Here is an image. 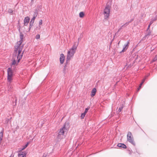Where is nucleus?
I'll return each mask as SVG.
<instances>
[{"instance_id": "nucleus-1", "label": "nucleus", "mask_w": 157, "mask_h": 157, "mask_svg": "<svg viewBox=\"0 0 157 157\" xmlns=\"http://www.w3.org/2000/svg\"><path fill=\"white\" fill-rule=\"evenodd\" d=\"M20 40L17 42L15 46L14 53L16 55L17 53V57L18 62H19L21 59L23 54L24 51H22L23 48V44H22L24 35L22 33H20Z\"/></svg>"}, {"instance_id": "nucleus-2", "label": "nucleus", "mask_w": 157, "mask_h": 157, "mask_svg": "<svg viewBox=\"0 0 157 157\" xmlns=\"http://www.w3.org/2000/svg\"><path fill=\"white\" fill-rule=\"evenodd\" d=\"M78 44V42H74L72 47L68 51L67 56V60H69L73 57L76 50Z\"/></svg>"}, {"instance_id": "nucleus-3", "label": "nucleus", "mask_w": 157, "mask_h": 157, "mask_svg": "<svg viewBox=\"0 0 157 157\" xmlns=\"http://www.w3.org/2000/svg\"><path fill=\"white\" fill-rule=\"evenodd\" d=\"M69 127L68 123H65L62 128L60 129L57 138L59 139H62L64 138L67 132Z\"/></svg>"}, {"instance_id": "nucleus-4", "label": "nucleus", "mask_w": 157, "mask_h": 157, "mask_svg": "<svg viewBox=\"0 0 157 157\" xmlns=\"http://www.w3.org/2000/svg\"><path fill=\"white\" fill-rule=\"evenodd\" d=\"M8 77L7 80L9 82H11L12 80V77L13 76V73L10 67H9L7 69Z\"/></svg>"}, {"instance_id": "nucleus-5", "label": "nucleus", "mask_w": 157, "mask_h": 157, "mask_svg": "<svg viewBox=\"0 0 157 157\" xmlns=\"http://www.w3.org/2000/svg\"><path fill=\"white\" fill-rule=\"evenodd\" d=\"M128 141L133 145H135V142L133 140L132 135L130 132H128L127 135Z\"/></svg>"}, {"instance_id": "nucleus-6", "label": "nucleus", "mask_w": 157, "mask_h": 157, "mask_svg": "<svg viewBox=\"0 0 157 157\" xmlns=\"http://www.w3.org/2000/svg\"><path fill=\"white\" fill-rule=\"evenodd\" d=\"M110 13V9L109 6H106L105 9L104 11L105 19L108 18Z\"/></svg>"}, {"instance_id": "nucleus-7", "label": "nucleus", "mask_w": 157, "mask_h": 157, "mask_svg": "<svg viewBox=\"0 0 157 157\" xmlns=\"http://www.w3.org/2000/svg\"><path fill=\"white\" fill-rule=\"evenodd\" d=\"M30 20V18L29 17H25L24 19V25L25 26H27Z\"/></svg>"}, {"instance_id": "nucleus-8", "label": "nucleus", "mask_w": 157, "mask_h": 157, "mask_svg": "<svg viewBox=\"0 0 157 157\" xmlns=\"http://www.w3.org/2000/svg\"><path fill=\"white\" fill-rule=\"evenodd\" d=\"M26 153L25 152L20 151L18 153V157H26Z\"/></svg>"}, {"instance_id": "nucleus-9", "label": "nucleus", "mask_w": 157, "mask_h": 157, "mask_svg": "<svg viewBox=\"0 0 157 157\" xmlns=\"http://www.w3.org/2000/svg\"><path fill=\"white\" fill-rule=\"evenodd\" d=\"M129 44V42H128L127 44H124V46L123 47V49L121 51L122 52H124L125 51H126L128 48Z\"/></svg>"}, {"instance_id": "nucleus-10", "label": "nucleus", "mask_w": 157, "mask_h": 157, "mask_svg": "<svg viewBox=\"0 0 157 157\" xmlns=\"http://www.w3.org/2000/svg\"><path fill=\"white\" fill-rule=\"evenodd\" d=\"M64 60V56L63 54H61L60 58V61L61 63L62 64L63 63Z\"/></svg>"}, {"instance_id": "nucleus-11", "label": "nucleus", "mask_w": 157, "mask_h": 157, "mask_svg": "<svg viewBox=\"0 0 157 157\" xmlns=\"http://www.w3.org/2000/svg\"><path fill=\"white\" fill-rule=\"evenodd\" d=\"M96 91L97 90L95 88H94L92 89L91 93V96L92 97L94 96L95 95Z\"/></svg>"}, {"instance_id": "nucleus-12", "label": "nucleus", "mask_w": 157, "mask_h": 157, "mask_svg": "<svg viewBox=\"0 0 157 157\" xmlns=\"http://www.w3.org/2000/svg\"><path fill=\"white\" fill-rule=\"evenodd\" d=\"M37 16V14L36 13H35L34 15H33V17L31 20L30 22L31 23H33L35 21V20Z\"/></svg>"}, {"instance_id": "nucleus-13", "label": "nucleus", "mask_w": 157, "mask_h": 157, "mask_svg": "<svg viewBox=\"0 0 157 157\" xmlns=\"http://www.w3.org/2000/svg\"><path fill=\"white\" fill-rule=\"evenodd\" d=\"M117 146L118 147L123 148H125L126 147V146L124 144L119 143L117 144Z\"/></svg>"}, {"instance_id": "nucleus-14", "label": "nucleus", "mask_w": 157, "mask_h": 157, "mask_svg": "<svg viewBox=\"0 0 157 157\" xmlns=\"http://www.w3.org/2000/svg\"><path fill=\"white\" fill-rule=\"evenodd\" d=\"M16 55L14 56V54L13 55V60L12 61V63L11 64V65H14L16 63Z\"/></svg>"}, {"instance_id": "nucleus-15", "label": "nucleus", "mask_w": 157, "mask_h": 157, "mask_svg": "<svg viewBox=\"0 0 157 157\" xmlns=\"http://www.w3.org/2000/svg\"><path fill=\"white\" fill-rule=\"evenodd\" d=\"M29 143L28 142L22 148H21V150L22 151L25 149L28 146Z\"/></svg>"}, {"instance_id": "nucleus-16", "label": "nucleus", "mask_w": 157, "mask_h": 157, "mask_svg": "<svg viewBox=\"0 0 157 157\" xmlns=\"http://www.w3.org/2000/svg\"><path fill=\"white\" fill-rule=\"evenodd\" d=\"M84 15V14L83 12H81L79 13V16L80 17L82 18Z\"/></svg>"}, {"instance_id": "nucleus-17", "label": "nucleus", "mask_w": 157, "mask_h": 157, "mask_svg": "<svg viewBox=\"0 0 157 157\" xmlns=\"http://www.w3.org/2000/svg\"><path fill=\"white\" fill-rule=\"evenodd\" d=\"M145 79H143L142 81V82H141V83L140 84V86H139V88H138V91L139 90H140V88H141V86L143 84V83L144 82V81H145Z\"/></svg>"}, {"instance_id": "nucleus-18", "label": "nucleus", "mask_w": 157, "mask_h": 157, "mask_svg": "<svg viewBox=\"0 0 157 157\" xmlns=\"http://www.w3.org/2000/svg\"><path fill=\"white\" fill-rule=\"evenodd\" d=\"M8 12L10 14H13V11L12 9H8Z\"/></svg>"}, {"instance_id": "nucleus-19", "label": "nucleus", "mask_w": 157, "mask_h": 157, "mask_svg": "<svg viewBox=\"0 0 157 157\" xmlns=\"http://www.w3.org/2000/svg\"><path fill=\"white\" fill-rule=\"evenodd\" d=\"M127 25V23H126L125 24L122 25L121 27H120V28L119 29L118 31H120L122 29V28L123 27L125 26H126V25Z\"/></svg>"}, {"instance_id": "nucleus-20", "label": "nucleus", "mask_w": 157, "mask_h": 157, "mask_svg": "<svg viewBox=\"0 0 157 157\" xmlns=\"http://www.w3.org/2000/svg\"><path fill=\"white\" fill-rule=\"evenodd\" d=\"M122 109H123V107H121L119 108L118 111H117V112L118 113H119L120 112H121V111Z\"/></svg>"}, {"instance_id": "nucleus-21", "label": "nucleus", "mask_w": 157, "mask_h": 157, "mask_svg": "<svg viewBox=\"0 0 157 157\" xmlns=\"http://www.w3.org/2000/svg\"><path fill=\"white\" fill-rule=\"evenodd\" d=\"M85 115H86V114H85L84 113H82L81 116V118L82 119L83 118H84V117H85Z\"/></svg>"}, {"instance_id": "nucleus-22", "label": "nucleus", "mask_w": 157, "mask_h": 157, "mask_svg": "<svg viewBox=\"0 0 157 157\" xmlns=\"http://www.w3.org/2000/svg\"><path fill=\"white\" fill-rule=\"evenodd\" d=\"M41 28V25H39L38 26L36 27V29L37 30H40Z\"/></svg>"}, {"instance_id": "nucleus-23", "label": "nucleus", "mask_w": 157, "mask_h": 157, "mask_svg": "<svg viewBox=\"0 0 157 157\" xmlns=\"http://www.w3.org/2000/svg\"><path fill=\"white\" fill-rule=\"evenodd\" d=\"M3 135V131L1 132L0 133V138H2Z\"/></svg>"}, {"instance_id": "nucleus-24", "label": "nucleus", "mask_w": 157, "mask_h": 157, "mask_svg": "<svg viewBox=\"0 0 157 157\" xmlns=\"http://www.w3.org/2000/svg\"><path fill=\"white\" fill-rule=\"evenodd\" d=\"M42 24V20H40L39 21V25H41Z\"/></svg>"}, {"instance_id": "nucleus-25", "label": "nucleus", "mask_w": 157, "mask_h": 157, "mask_svg": "<svg viewBox=\"0 0 157 157\" xmlns=\"http://www.w3.org/2000/svg\"><path fill=\"white\" fill-rule=\"evenodd\" d=\"M33 23H31L30 22V25L29 28V31H30L31 29V27L33 25Z\"/></svg>"}, {"instance_id": "nucleus-26", "label": "nucleus", "mask_w": 157, "mask_h": 157, "mask_svg": "<svg viewBox=\"0 0 157 157\" xmlns=\"http://www.w3.org/2000/svg\"><path fill=\"white\" fill-rule=\"evenodd\" d=\"M40 38V35L39 34H37L36 36V39H38Z\"/></svg>"}, {"instance_id": "nucleus-27", "label": "nucleus", "mask_w": 157, "mask_h": 157, "mask_svg": "<svg viewBox=\"0 0 157 157\" xmlns=\"http://www.w3.org/2000/svg\"><path fill=\"white\" fill-rule=\"evenodd\" d=\"M89 109V108H86L85 110V112H84V113L86 114V113L88 111V110Z\"/></svg>"}, {"instance_id": "nucleus-28", "label": "nucleus", "mask_w": 157, "mask_h": 157, "mask_svg": "<svg viewBox=\"0 0 157 157\" xmlns=\"http://www.w3.org/2000/svg\"><path fill=\"white\" fill-rule=\"evenodd\" d=\"M157 60V57L155 56V57L154 58L153 61H155Z\"/></svg>"}, {"instance_id": "nucleus-29", "label": "nucleus", "mask_w": 157, "mask_h": 157, "mask_svg": "<svg viewBox=\"0 0 157 157\" xmlns=\"http://www.w3.org/2000/svg\"><path fill=\"white\" fill-rule=\"evenodd\" d=\"M153 21H150L149 24H150V25H151L153 23Z\"/></svg>"}, {"instance_id": "nucleus-30", "label": "nucleus", "mask_w": 157, "mask_h": 157, "mask_svg": "<svg viewBox=\"0 0 157 157\" xmlns=\"http://www.w3.org/2000/svg\"><path fill=\"white\" fill-rule=\"evenodd\" d=\"M9 120L8 119H7L6 120V123H8V122H9Z\"/></svg>"}, {"instance_id": "nucleus-31", "label": "nucleus", "mask_w": 157, "mask_h": 157, "mask_svg": "<svg viewBox=\"0 0 157 157\" xmlns=\"http://www.w3.org/2000/svg\"><path fill=\"white\" fill-rule=\"evenodd\" d=\"M2 138H0V144L1 143L2 140Z\"/></svg>"}, {"instance_id": "nucleus-32", "label": "nucleus", "mask_w": 157, "mask_h": 157, "mask_svg": "<svg viewBox=\"0 0 157 157\" xmlns=\"http://www.w3.org/2000/svg\"><path fill=\"white\" fill-rule=\"evenodd\" d=\"M150 24H149V25H148V28H147V29H149L150 27Z\"/></svg>"}, {"instance_id": "nucleus-33", "label": "nucleus", "mask_w": 157, "mask_h": 157, "mask_svg": "<svg viewBox=\"0 0 157 157\" xmlns=\"http://www.w3.org/2000/svg\"><path fill=\"white\" fill-rule=\"evenodd\" d=\"M13 157H13H12L11 156H10V157Z\"/></svg>"}, {"instance_id": "nucleus-34", "label": "nucleus", "mask_w": 157, "mask_h": 157, "mask_svg": "<svg viewBox=\"0 0 157 157\" xmlns=\"http://www.w3.org/2000/svg\"><path fill=\"white\" fill-rule=\"evenodd\" d=\"M120 42H119V43H118V44H119Z\"/></svg>"}, {"instance_id": "nucleus-35", "label": "nucleus", "mask_w": 157, "mask_h": 157, "mask_svg": "<svg viewBox=\"0 0 157 157\" xmlns=\"http://www.w3.org/2000/svg\"><path fill=\"white\" fill-rule=\"evenodd\" d=\"M43 157H45V156L43 155Z\"/></svg>"}, {"instance_id": "nucleus-36", "label": "nucleus", "mask_w": 157, "mask_h": 157, "mask_svg": "<svg viewBox=\"0 0 157 157\" xmlns=\"http://www.w3.org/2000/svg\"><path fill=\"white\" fill-rule=\"evenodd\" d=\"M156 56H157V55Z\"/></svg>"}]
</instances>
